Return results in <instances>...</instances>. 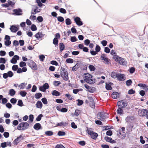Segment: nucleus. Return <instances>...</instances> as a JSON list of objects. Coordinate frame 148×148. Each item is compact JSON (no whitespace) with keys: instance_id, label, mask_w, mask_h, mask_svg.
Here are the masks:
<instances>
[{"instance_id":"56","label":"nucleus","mask_w":148,"mask_h":148,"mask_svg":"<svg viewBox=\"0 0 148 148\" xmlns=\"http://www.w3.org/2000/svg\"><path fill=\"white\" fill-rule=\"evenodd\" d=\"M18 68V66L17 65H14L12 66V70L14 71H16Z\"/></svg>"},{"instance_id":"44","label":"nucleus","mask_w":148,"mask_h":148,"mask_svg":"<svg viewBox=\"0 0 148 148\" xmlns=\"http://www.w3.org/2000/svg\"><path fill=\"white\" fill-rule=\"evenodd\" d=\"M31 29L32 31H36L37 29V27H36V26L35 25H34V24H32L31 25Z\"/></svg>"},{"instance_id":"17","label":"nucleus","mask_w":148,"mask_h":148,"mask_svg":"<svg viewBox=\"0 0 148 148\" xmlns=\"http://www.w3.org/2000/svg\"><path fill=\"white\" fill-rule=\"evenodd\" d=\"M40 11V10L37 7H36L34 9L32 8L31 12V14H35L36 13L39 12Z\"/></svg>"},{"instance_id":"63","label":"nucleus","mask_w":148,"mask_h":148,"mask_svg":"<svg viewBox=\"0 0 148 148\" xmlns=\"http://www.w3.org/2000/svg\"><path fill=\"white\" fill-rule=\"evenodd\" d=\"M13 45L15 47H17L19 45V42L17 40H14L13 42Z\"/></svg>"},{"instance_id":"9","label":"nucleus","mask_w":148,"mask_h":148,"mask_svg":"<svg viewBox=\"0 0 148 148\" xmlns=\"http://www.w3.org/2000/svg\"><path fill=\"white\" fill-rule=\"evenodd\" d=\"M97 116L98 119L101 121H103L107 118L106 116L104 115L103 112H101L99 113Z\"/></svg>"},{"instance_id":"30","label":"nucleus","mask_w":148,"mask_h":148,"mask_svg":"<svg viewBox=\"0 0 148 148\" xmlns=\"http://www.w3.org/2000/svg\"><path fill=\"white\" fill-rule=\"evenodd\" d=\"M122 108L121 107H119V108L116 111L117 114L121 115L123 113V111Z\"/></svg>"},{"instance_id":"10","label":"nucleus","mask_w":148,"mask_h":148,"mask_svg":"<svg viewBox=\"0 0 148 148\" xmlns=\"http://www.w3.org/2000/svg\"><path fill=\"white\" fill-rule=\"evenodd\" d=\"M49 87V86L47 83H45L42 86H40L39 88L40 90L43 92H45L46 89H48Z\"/></svg>"},{"instance_id":"19","label":"nucleus","mask_w":148,"mask_h":148,"mask_svg":"<svg viewBox=\"0 0 148 148\" xmlns=\"http://www.w3.org/2000/svg\"><path fill=\"white\" fill-rule=\"evenodd\" d=\"M10 29L11 31L13 33H15L18 30V27L14 25L11 26Z\"/></svg>"},{"instance_id":"64","label":"nucleus","mask_w":148,"mask_h":148,"mask_svg":"<svg viewBox=\"0 0 148 148\" xmlns=\"http://www.w3.org/2000/svg\"><path fill=\"white\" fill-rule=\"evenodd\" d=\"M95 49L97 53L100 51L101 48L99 45H97L96 46Z\"/></svg>"},{"instance_id":"40","label":"nucleus","mask_w":148,"mask_h":148,"mask_svg":"<svg viewBox=\"0 0 148 148\" xmlns=\"http://www.w3.org/2000/svg\"><path fill=\"white\" fill-rule=\"evenodd\" d=\"M88 68L91 71H93L95 70V68L94 66L93 65H90L89 66Z\"/></svg>"},{"instance_id":"8","label":"nucleus","mask_w":148,"mask_h":148,"mask_svg":"<svg viewBox=\"0 0 148 148\" xmlns=\"http://www.w3.org/2000/svg\"><path fill=\"white\" fill-rule=\"evenodd\" d=\"M138 112L139 115L140 116H145L148 114V110H147L146 109L139 110Z\"/></svg>"},{"instance_id":"45","label":"nucleus","mask_w":148,"mask_h":148,"mask_svg":"<svg viewBox=\"0 0 148 148\" xmlns=\"http://www.w3.org/2000/svg\"><path fill=\"white\" fill-rule=\"evenodd\" d=\"M41 101L43 104H46L48 103V101L47 100V99L45 98H43L41 99Z\"/></svg>"},{"instance_id":"22","label":"nucleus","mask_w":148,"mask_h":148,"mask_svg":"<svg viewBox=\"0 0 148 148\" xmlns=\"http://www.w3.org/2000/svg\"><path fill=\"white\" fill-rule=\"evenodd\" d=\"M119 94L116 92H114L111 95L112 97L114 99H116L119 97Z\"/></svg>"},{"instance_id":"42","label":"nucleus","mask_w":148,"mask_h":148,"mask_svg":"<svg viewBox=\"0 0 148 148\" xmlns=\"http://www.w3.org/2000/svg\"><path fill=\"white\" fill-rule=\"evenodd\" d=\"M11 43V41L9 40H7L5 41V45L6 46H8Z\"/></svg>"},{"instance_id":"54","label":"nucleus","mask_w":148,"mask_h":148,"mask_svg":"<svg viewBox=\"0 0 148 148\" xmlns=\"http://www.w3.org/2000/svg\"><path fill=\"white\" fill-rule=\"evenodd\" d=\"M26 84L25 83H21L20 85H19L18 86L19 87L20 86L21 87L20 89H23L25 88Z\"/></svg>"},{"instance_id":"32","label":"nucleus","mask_w":148,"mask_h":148,"mask_svg":"<svg viewBox=\"0 0 148 148\" xmlns=\"http://www.w3.org/2000/svg\"><path fill=\"white\" fill-rule=\"evenodd\" d=\"M16 91L14 89H11L9 90V94L11 96L14 95Z\"/></svg>"},{"instance_id":"41","label":"nucleus","mask_w":148,"mask_h":148,"mask_svg":"<svg viewBox=\"0 0 148 148\" xmlns=\"http://www.w3.org/2000/svg\"><path fill=\"white\" fill-rule=\"evenodd\" d=\"M43 116V115L42 114H40L38 115L36 118V120L37 121H40L42 117Z\"/></svg>"},{"instance_id":"50","label":"nucleus","mask_w":148,"mask_h":148,"mask_svg":"<svg viewBox=\"0 0 148 148\" xmlns=\"http://www.w3.org/2000/svg\"><path fill=\"white\" fill-rule=\"evenodd\" d=\"M7 73L8 74V77H12L13 75V72L11 71H8Z\"/></svg>"},{"instance_id":"58","label":"nucleus","mask_w":148,"mask_h":148,"mask_svg":"<svg viewBox=\"0 0 148 148\" xmlns=\"http://www.w3.org/2000/svg\"><path fill=\"white\" fill-rule=\"evenodd\" d=\"M71 41L72 42H74L77 41V38L75 36H72L71 38Z\"/></svg>"},{"instance_id":"20","label":"nucleus","mask_w":148,"mask_h":148,"mask_svg":"<svg viewBox=\"0 0 148 148\" xmlns=\"http://www.w3.org/2000/svg\"><path fill=\"white\" fill-rule=\"evenodd\" d=\"M104 139L106 142H108L112 143H116V141L115 140H112V138L109 137L108 136H106L105 137Z\"/></svg>"},{"instance_id":"35","label":"nucleus","mask_w":148,"mask_h":148,"mask_svg":"<svg viewBox=\"0 0 148 148\" xmlns=\"http://www.w3.org/2000/svg\"><path fill=\"white\" fill-rule=\"evenodd\" d=\"M45 134L48 136H51L53 135V132L51 131H48L45 132Z\"/></svg>"},{"instance_id":"53","label":"nucleus","mask_w":148,"mask_h":148,"mask_svg":"<svg viewBox=\"0 0 148 148\" xmlns=\"http://www.w3.org/2000/svg\"><path fill=\"white\" fill-rule=\"evenodd\" d=\"M26 63L25 62L21 61L19 64V66L21 67H24L26 66Z\"/></svg>"},{"instance_id":"14","label":"nucleus","mask_w":148,"mask_h":148,"mask_svg":"<svg viewBox=\"0 0 148 148\" xmlns=\"http://www.w3.org/2000/svg\"><path fill=\"white\" fill-rule=\"evenodd\" d=\"M23 139V137L20 135L14 141L13 143L14 145H16L20 141Z\"/></svg>"},{"instance_id":"43","label":"nucleus","mask_w":148,"mask_h":148,"mask_svg":"<svg viewBox=\"0 0 148 148\" xmlns=\"http://www.w3.org/2000/svg\"><path fill=\"white\" fill-rule=\"evenodd\" d=\"M7 2H8V3L9 6H12L14 5L15 4V3H14V2H13V1H10L9 0H8L7 1Z\"/></svg>"},{"instance_id":"25","label":"nucleus","mask_w":148,"mask_h":148,"mask_svg":"<svg viewBox=\"0 0 148 148\" xmlns=\"http://www.w3.org/2000/svg\"><path fill=\"white\" fill-rule=\"evenodd\" d=\"M41 127V125L40 123H38L35 124L34 126V128L37 130H39L40 129Z\"/></svg>"},{"instance_id":"13","label":"nucleus","mask_w":148,"mask_h":148,"mask_svg":"<svg viewBox=\"0 0 148 148\" xmlns=\"http://www.w3.org/2000/svg\"><path fill=\"white\" fill-rule=\"evenodd\" d=\"M61 75L63 79L67 81L69 79L68 73L66 71H65L61 73Z\"/></svg>"},{"instance_id":"21","label":"nucleus","mask_w":148,"mask_h":148,"mask_svg":"<svg viewBox=\"0 0 148 148\" xmlns=\"http://www.w3.org/2000/svg\"><path fill=\"white\" fill-rule=\"evenodd\" d=\"M134 120V117L132 116H128L126 118L125 120L128 123L132 122L133 120Z\"/></svg>"},{"instance_id":"51","label":"nucleus","mask_w":148,"mask_h":148,"mask_svg":"<svg viewBox=\"0 0 148 148\" xmlns=\"http://www.w3.org/2000/svg\"><path fill=\"white\" fill-rule=\"evenodd\" d=\"M60 84L61 82L59 81H54L53 82V84L55 86H58Z\"/></svg>"},{"instance_id":"26","label":"nucleus","mask_w":148,"mask_h":148,"mask_svg":"<svg viewBox=\"0 0 148 148\" xmlns=\"http://www.w3.org/2000/svg\"><path fill=\"white\" fill-rule=\"evenodd\" d=\"M113 84L112 83L110 82L109 83H106V88L108 90H110L112 89L111 85Z\"/></svg>"},{"instance_id":"7","label":"nucleus","mask_w":148,"mask_h":148,"mask_svg":"<svg viewBox=\"0 0 148 148\" xmlns=\"http://www.w3.org/2000/svg\"><path fill=\"white\" fill-rule=\"evenodd\" d=\"M87 133L88 134L90 135L92 138L94 140H95L96 139L98 136L97 133L94 132L93 131L90 130H87Z\"/></svg>"},{"instance_id":"29","label":"nucleus","mask_w":148,"mask_h":148,"mask_svg":"<svg viewBox=\"0 0 148 148\" xmlns=\"http://www.w3.org/2000/svg\"><path fill=\"white\" fill-rule=\"evenodd\" d=\"M52 94L53 96L58 97L60 95V93L58 91L54 90L53 91L52 93Z\"/></svg>"},{"instance_id":"38","label":"nucleus","mask_w":148,"mask_h":148,"mask_svg":"<svg viewBox=\"0 0 148 148\" xmlns=\"http://www.w3.org/2000/svg\"><path fill=\"white\" fill-rule=\"evenodd\" d=\"M66 134L65 132L61 131H59L58 133V135L59 136H64Z\"/></svg>"},{"instance_id":"4","label":"nucleus","mask_w":148,"mask_h":148,"mask_svg":"<svg viewBox=\"0 0 148 148\" xmlns=\"http://www.w3.org/2000/svg\"><path fill=\"white\" fill-rule=\"evenodd\" d=\"M27 64L33 70H37V67L36 64L32 60H29Z\"/></svg>"},{"instance_id":"16","label":"nucleus","mask_w":148,"mask_h":148,"mask_svg":"<svg viewBox=\"0 0 148 148\" xmlns=\"http://www.w3.org/2000/svg\"><path fill=\"white\" fill-rule=\"evenodd\" d=\"M138 86L140 87H142V89L145 90L146 91H147L148 90V86L145 84H139Z\"/></svg>"},{"instance_id":"60","label":"nucleus","mask_w":148,"mask_h":148,"mask_svg":"<svg viewBox=\"0 0 148 148\" xmlns=\"http://www.w3.org/2000/svg\"><path fill=\"white\" fill-rule=\"evenodd\" d=\"M77 101H78V103H77L78 106H80L83 104V101L82 100L78 99Z\"/></svg>"},{"instance_id":"27","label":"nucleus","mask_w":148,"mask_h":148,"mask_svg":"<svg viewBox=\"0 0 148 148\" xmlns=\"http://www.w3.org/2000/svg\"><path fill=\"white\" fill-rule=\"evenodd\" d=\"M59 47L60 51L61 52H62L64 49L65 46L63 43L61 42L59 44Z\"/></svg>"},{"instance_id":"6","label":"nucleus","mask_w":148,"mask_h":148,"mask_svg":"<svg viewBox=\"0 0 148 148\" xmlns=\"http://www.w3.org/2000/svg\"><path fill=\"white\" fill-rule=\"evenodd\" d=\"M13 12H14L12 14L13 15L20 16L23 14L22 10L20 8L14 9Z\"/></svg>"},{"instance_id":"61","label":"nucleus","mask_w":148,"mask_h":148,"mask_svg":"<svg viewBox=\"0 0 148 148\" xmlns=\"http://www.w3.org/2000/svg\"><path fill=\"white\" fill-rule=\"evenodd\" d=\"M16 99L15 98H12L10 100V101L11 103L14 104L16 103Z\"/></svg>"},{"instance_id":"39","label":"nucleus","mask_w":148,"mask_h":148,"mask_svg":"<svg viewBox=\"0 0 148 148\" xmlns=\"http://www.w3.org/2000/svg\"><path fill=\"white\" fill-rule=\"evenodd\" d=\"M73 61V59L71 58H68L66 60V62L68 63H72Z\"/></svg>"},{"instance_id":"5","label":"nucleus","mask_w":148,"mask_h":148,"mask_svg":"<svg viewBox=\"0 0 148 148\" xmlns=\"http://www.w3.org/2000/svg\"><path fill=\"white\" fill-rule=\"evenodd\" d=\"M100 59L101 60H103V62L106 64H110L109 60L107 58L105 54H102L101 56Z\"/></svg>"},{"instance_id":"55","label":"nucleus","mask_w":148,"mask_h":148,"mask_svg":"<svg viewBox=\"0 0 148 148\" xmlns=\"http://www.w3.org/2000/svg\"><path fill=\"white\" fill-rule=\"evenodd\" d=\"M101 43L103 47L106 46L107 44V41L106 40H103L101 42Z\"/></svg>"},{"instance_id":"59","label":"nucleus","mask_w":148,"mask_h":148,"mask_svg":"<svg viewBox=\"0 0 148 148\" xmlns=\"http://www.w3.org/2000/svg\"><path fill=\"white\" fill-rule=\"evenodd\" d=\"M132 83V82L131 79H129L126 82V84L127 86H130Z\"/></svg>"},{"instance_id":"28","label":"nucleus","mask_w":148,"mask_h":148,"mask_svg":"<svg viewBox=\"0 0 148 148\" xmlns=\"http://www.w3.org/2000/svg\"><path fill=\"white\" fill-rule=\"evenodd\" d=\"M35 37L37 39L42 38L43 36V34L41 32H38L35 36Z\"/></svg>"},{"instance_id":"15","label":"nucleus","mask_w":148,"mask_h":148,"mask_svg":"<svg viewBox=\"0 0 148 148\" xmlns=\"http://www.w3.org/2000/svg\"><path fill=\"white\" fill-rule=\"evenodd\" d=\"M19 59V57L17 55H14L10 60V62L12 64H16L17 61Z\"/></svg>"},{"instance_id":"34","label":"nucleus","mask_w":148,"mask_h":148,"mask_svg":"<svg viewBox=\"0 0 148 148\" xmlns=\"http://www.w3.org/2000/svg\"><path fill=\"white\" fill-rule=\"evenodd\" d=\"M42 96L41 93L38 92L36 93L35 95V97L36 99H38L40 98Z\"/></svg>"},{"instance_id":"49","label":"nucleus","mask_w":148,"mask_h":148,"mask_svg":"<svg viewBox=\"0 0 148 148\" xmlns=\"http://www.w3.org/2000/svg\"><path fill=\"white\" fill-rule=\"evenodd\" d=\"M80 111L78 110H76L75 111L74 115L77 116L80 113Z\"/></svg>"},{"instance_id":"62","label":"nucleus","mask_w":148,"mask_h":148,"mask_svg":"<svg viewBox=\"0 0 148 148\" xmlns=\"http://www.w3.org/2000/svg\"><path fill=\"white\" fill-rule=\"evenodd\" d=\"M135 93V91L133 90L132 89L130 90L128 92V94L130 95L133 94Z\"/></svg>"},{"instance_id":"36","label":"nucleus","mask_w":148,"mask_h":148,"mask_svg":"<svg viewBox=\"0 0 148 148\" xmlns=\"http://www.w3.org/2000/svg\"><path fill=\"white\" fill-rule=\"evenodd\" d=\"M118 75V73H116L115 72H112L111 74V76L112 78H116V77L117 78Z\"/></svg>"},{"instance_id":"52","label":"nucleus","mask_w":148,"mask_h":148,"mask_svg":"<svg viewBox=\"0 0 148 148\" xmlns=\"http://www.w3.org/2000/svg\"><path fill=\"white\" fill-rule=\"evenodd\" d=\"M58 39L56 38H54L53 39V43L55 45H58Z\"/></svg>"},{"instance_id":"48","label":"nucleus","mask_w":148,"mask_h":148,"mask_svg":"<svg viewBox=\"0 0 148 148\" xmlns=\"http://www.w3.org/2000/svg\"><path fill=\"white\" fill-rule=\"evenodd\" d=\"M17 105L20 107H22L23 106V101L19 99L18 100Z\"/></svg>"},{"instance_id":"33","label":"nucleus","mask_w":148,"mask_h":148,"mask_svg":"<svg viewBox=\"0 0 148 148\" xmlns=\"http://www.w3.org/2000/svg\"><path fill=\"white\" fill-rule=\"evenodd\" d=\"M27 94V92L25 91H21L19 92V94L22 97H25Z\"/></svg>"},{"instance_id":"31","label":"nucleus","mask_w":148,"mask_h":148,"mask_svg":"<svg viewBox=\"0 0 148 148\" xmlns=\"http://www.w3.org/2000/svg\"><path fill=\"white\" fill-rule=\"evenodd\" d=\"M79 67V64L77 63L74 66L72 67V70L73 71H76Z\"/></svg>"},{"instance_id":"23","label":"nucleus","mask_w":148,"mask_h":148,"mask_svg":"<svg viewBox=\"0 0 148 148\" xmlns=\"http://www.w3.org/2000/svg\"><path fill=\"white\" fill-rule=\"evenodd\" d=\"M36 106L37 108L41 109L42 106V104L41 101H38L36 102Z\"/></svg>"},{"instance_id":"12","label":"nucleus","mask_w":148,"mask_h":148,"mask_svg":"<svg viewBox=\"0 0 148 148\" xmlns=\"http://www.w3.org/2000/svg\"><path fill=\"white\" fill-rule=\"evenodd\" d=\"M74 21L76 24L79 26H80L83 25L82 22L81 21V19L78 17H76L74 18Z\"/></svg>"},{"instance_id":"57","label":"nucleus","mask_w":148,"mask_h":148,"mask_svg":"<svg viewBox=\"0 0 148 148\" xmlns=\"http://www.w3.org/2000/svg\"><path fill=\"white\" fill-rule=\"evenodd\" d=\"M106 134L108 136H111L112 134V132L111 130H109L106 132Z\"/></svg>"},{"instance_id":"37","label":"nucleus","mask_w":148,"mask_h":148,"mask_svg":"<svg viewBox=\"0 0 148 148\" xmlns=\"http://www.w3.org/2000/svg\"><path fill=\"white\" fill-rule=\"evenodd\" d=\"M66 24L67 25H69L71 24V19L69 18H67L65 20Z\"/></svg>"},{"instance_id":"1","label":"nucleus","mask_w":148,"mask_h":148,"mask_svg":"<svg viewBox=\"0 0 148 148\" xmlns=\"http://www.w3.org/2000/svg\"><path fill=\"white\" fill-rule=\"evenodd\" d=\"M113 58L116 62H118L121 65H125L127 64V62L126 60H125L124 58L119 57L116 55H114Z\"/></svg>"},{"instance_id":"18","label":"nucleus","mask_w":148,"mask_h":148,"mask_svg":"<svg viewBox=\"0 0 148 148\" xmlns=\"http://www.w3.org/2000/svg\"><path fill=\"white\" fill-rule=\"evenodd\" d=\"M117 79L119 81H123L125 79L124 75L122 74L118 73Z\"/></svg>"},{"instance_id":"24","label":"nucleus","mask_w":148,"mask_h":148,"mask_svg":"<svg viewBox=\"0 0 148 148\" xmlns=\"http://www.w3.org/2000/svg\"><path fill=\"white\" fill-rule=\"evenodd\" d=\"M68 125V123L66 122H62L60 123H58L57 126H58L66 127Z\"/></svg>"},{"instance_id":"3","label":"nucleus","mask_w":148,"mask_h":148,"mask_svg":"<svg viewBox=\"0 0 148 148\" xmlns=\"http://www.w3.org/2000/svg\"><path fill=\"white\" fill-rule=\"evenodd\" d=\"M92 76L91 75L89 74L88 75L85 76V79L84 80L87 83L90 84H92L95 83L94 80L92 79Z\"/></svg>"},{"instance_id":"46","label":"nucleus","mask_w":148,"mask_h":148,"mask_svg":"<svg viewBox=\"0 0 148 148\" xmlns=\"http://www.w3.org/2000/svg\"><path fill=\"white\" fill-rule=\"evenodd\" d=\"M57 19L58 21L62 22L64 21V18L61 16H59L57 17Z\"/></svg>"},{"instance_id":"2","label":"nucleus","mask_w":148,"mask_h":148,"mask_svg":"<svg viewBox=\"0 0 148 148\" xmlns=\"http://www.w3.org/2000/svg\"><path fill=\"white\" fill-rule=\"evenodd\" d=\"M29 126V124L27 122H23L20 123L17 127V129L19 130H24L27 129Z\"/></svg>"},{"instance_id":"47","label":"nucleus","mask_w":148,"mask_h":148,"mask_svg":"<svg viewBox=\"0 0 148 148\" xmlns=\"http://www.w3.org/2000/svg\"><path fill=\"white\" fill-rule=\"evenodd\" d=\"M6 62V60L4 58H0V63L5 64Z\"/></svg>"},{"instance_id":"11","label":"nucleus","mask_w":148,"mask_h":148,"mask_svg":"<svg viewBox=\"0 0 148 148\" xmlns=\"http://www.w3.org/2000/svg\"><path fill=\"white\" fill-rule=\"evenodd\" d=\"M117 103L119 107L120 106L123 108H125L127 106V103L123 101H118Z\"/></svg>"}]
</instances>
